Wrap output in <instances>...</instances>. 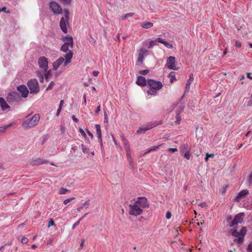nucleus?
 Wrapping results in <instances>:
<instances>
[{"mask_svg": "<svg viewBox=\"0 0 252 252\" xmlns=\"http://www.w3.org/2000/svg\"><path fill=\"white\" fill-rule=\"evenodd\" d=\"M247 250L248 252H252V242L249 244Z\"/></svg>", "mask_w": 252, "mask_h": 252, "instance_id": "obj_46", "label": "nucleus"}, {"mask_svg": "<svg viewBox=\"0 0 252 252\" xmlns=\"http://www.w3.org/2000/svg\"><path fill=\"white\" fill-rule=\"evenodd\" d=\"M61 110H62V108L61 107H59L57 111V112H56V116H59Z\"/></svg>", "mask_w": 252, "mask_h": 252, "instance_id": "obj_61", "label": "nucleus"}, {"mask_svg": "<svg viewBox=\"0 0 252 252\" xmlns=\"http://www.w3.org/2000/svg\"><path fill=\"white\" fill-rule=\"evenodd\" d=\"M74 199V197H73L66 199L63 201V204L65 205L67 204L68 203L70 202L71 201H72Z\"/></svg>", "mask_w": 252, "mask_h": 252, "instance_id": "obj_41", "label": "nucleus"}, {"mask_svg": "<svg viewBox=\"0 0 252 252\" xmlns=\"http://www.w3.org/2000/svg\"><path fill=\"white\" fill-rule=\"evenodd\" d=\"M49 161L47 160L43 159L42 158H37L35 160H33L32 161V164L33 165H42L44 164H47L48 163Z\"/></svg>", "mask_w": 252, "mask_h": 252, "instance_id": "obj_19", "label": "nucleus"}, {"mask_svg": "<svg viewBox=\"0 0 252 252\" xmlns=\"http://www.w3.org/2000/svg\"><path fill=\"white\" fill-rule=\"evenodd\" d=\"M95 127L96 129V133L97 136V137L99 139V141L101 144H102V140L101 138V127L98 124L95 125Z\"/></svg>", "mask_w": 252, "mask_h": 252, "instance_id": "obj_20", "label": "nucleus"}, {"mask_svg": "<svg viewBox=\"0 0 252 252\" xmlns=\"http://www.w3.org/2000/svg\"><path fill=\"white\" fill-rule=\"evenodd\" d=\"M40 118L39 114H35L31 119L24 121L22 123V126L26 128H29L34 126L38 124Z\"/></svg>", "mask_w": 252, "mask_h": 252, "instance_id": "obj_4", "label": "nucleus"}, {"mask_svg": "<svg viewBox=\"0 0 252 252\" xmlns=\"http://www.w3.org/2000/svg\"><path fill=\"white\" fill-rule=\"evenodd\" d=\"M86 131L88 134L91 137V138L93 139L94 138V135L93 133L91 132H90L88 129H86Z\"/></svg>", "mask_w": 252, "mask_h": 252, "instance_id": "obj_57", "label": "nucleus"}, {"mask_svg": "<svg viewBox=\"0 0 252 252\" xmlns=\"http://www.w3.org/2000/svg\"><path fill=\"white\" fill-rule=\"evenodd\" d=\"M100 111V106L99 105L96 108L95 113H98Z\"/></svg>", "mask_w": 252, "mask_h": 252, "instance_id": "obj_64", "label": "nucleus"}, {"mask_svg": "<svg viewBox=\"0 0 252 252\" xmlns=\"http://www.w3.org/2000/svg\"><path fill=\"white\" fill-rule=\"evenodd\" d=\"M129 207L130 209L129 214L130 215L136 217L142 214L143 209L140 208L135 202L133 204H129Z\"/></svg>", "mask_w": 252, "mask_h": 252, "instance_id": "obj_8", "label": "nucleus"}, {"mask_svg": "<svg viewBox=\"0 0 252 252\" xmlns=\"http://www.w3.org/2000/svg\"><path fill=\"white\" fill-rule=\"evenodd\" d=\"M180 152H186L189 150L188 144L187 143H182L179 147Z\"/></svg>", "mask_w": 252, "mask_h": 252, "instance_id": "obj_24", "label": "nucleus"}, {"mask_svg": "<svg viewBox=\"0 0 252 252\" xmlns=\"http://www.w3.org/2000/svg\"><path fill=\"white\" fill-rule=\"evenodd\" d=\"M50 7L54 13L61 14L62 12V8L60 5L55 1L50 2Z\"/></svg>", "mask_w": 252, "mask_h": 252, "instance_id": "obj_13", "label": "nucleus"}, {"mask_svg": "<svg viewBox=\"0 0 252 252\" xmlns=\"http://www.w3.org/2000/svg\"><path fill=\"white\" fill-rule=\"evenodd\" d=\"M184 157L188 160L190 159V150L185 152V154H184Z\"/></svg>", "mask_w": 252, "mask_h": 252, "instance_id": "obj_37", "label": "nucleus"}, {"mask_svg": "<svg viewBox=\"0 0 252 252\" xmlns=\"http://www.w3.org/2000/svg\"><path fill=\"white\" fill-rule=\"evenodd\" d=\"M89 201H87L85 203H83L80 206L77 208V210L78 211H81L84 207L88 208V205H89Z\"/></svg>", "mask_w": 252, "mask_h": 252, "instance_id": "obj_28", "label": "nucleus"}, {"mask_svg": "<svg viewBox=\"0 0 252 252\" xmlns=\"http://www.w3.org/2000/svg\"><path fill=\"white\" fill-rule=\"evenodd\" d=\"M141 209L148 208L149 207V203L147 199L145 197H138L136 201L135 202Z\"/></svg>", "mask_w": 252, "mask_h": 252, "instance_id": "obj_12", "label": "nucleus"}, {"mask_svg": "<svg viewBox=\"0 0 252 252\" xmlns=\"http://www.w3.org/2000/svg\"><path fill=\"white\" fill-rule=\"evenodd\" d=\"M64 4H69L71 2V0H61Z\"/></svg>", "mask_w": 252, "mask_h": 252, "instance_id": "obj_60", "label": "nucleus"}, {"mask_svg": "<svg viewBox=\"0 0 252 252\" xmlns=\"http://www.w3.org/2000/svg\"><path fill=\"white\" fill-rule=\"evenodd\" d=\"M244 213H240L236 215L234 219L231 216H228L226 219V221L229 227H235L239 223H241L244 219ZM247 231L246 226H242L238 231L235 227L230 228L228 231V235H231L235 237L234 242L238 245H242L244 242V238Z\"/></svg>", "mask_w": 252, "mask_h": 252, "instance_id": "obj_1", "label": "nucleus"}, {"mask_svg": "<svg viewBox=\"0 0 252 252\" xmlns=\"http://www.w3.org/2000/svg\"><path fill=\"white\" fill-rule=\"evenodd\" d=\"M72 119L74 123H78L79 122V120L76 118L74 115L72 116Z\"/></svg>", "mask_w": 252, "mask_h": 252, "instance_id": "obj_55", "label": "nucleus"}, {"mask_svg": "<svg viewBox=\"0 0 252 252\" xmlns=\"http://www.w3.org/2000/svg\"><path fill=\"white\" fill-rule=\"evenodd\" d=\"M21 242L22 244H27L28 242V239L25 237L22 238Z\"/></svg>", "mask_w": 252, "mask_h": 252, "instance_id": "obj_44", "label": "nucleus"}, {"mask_svg": "<svg viewBox=\"0 0 252 252\" xmlns=\"http://www.w3.org/2000/svg\"><path fill=\"white\" fill-rule=\"evenodd\" d=\"M235 46L238 48H240L241 46V43L240 41H236L235 42Z\"/></svg>", "mask_w": 252, "mask_h": 252, "instance_id": "obj_58", "label": "nucleus"}, {"mask_svg": "<svg viewBox=\"0 0 252 252\" xmlns=\"http://www.w3.org/2000/svg\"><path fill=\"white\" fill-rule=\"evenodd\" d=\"M194 78H193V75L192 73H191L189 75V78L188 79L186 85V91L189 92V90L190 89V84L192 83L193 81Z\"/></svg>", "mask_w": 252, "mask_h": 252, "instance_id": "obj_21", "label": "nucleus"}, {"mask_svg": "<svg viewBox=\"0 0 252 252\" xmlns=\"http://www.w3.org/2000/svg\"><path fill=\"white\" fill-rule=\"evenodd\" d=\"M149 72V70L148 69L143 70L140 71V73L142 75H145Z\"/></svg>", "mask_w": 252, "mask_h": 252, "instance_id": "obj_48", "label": "nucleus"}, {"mask_svg": "<svg viewBox=\"0 0 252 252\" xmlns=\"http://www.w3.org/2000/svg\"><path fill=\"white\" fill-rule=\"evenodd\" d=\"M17 90L21 93L22 97H27L28 96L29 91L25 85H21L18 86Z\"/></svg>", "mask_w": 252, "mask_h": 252, "instance_id": "obj_14", "label": "nucleus"}, {"mask_svg": "<svg viewBox=\"0 0 252 252\" xmlns=\"http://www.w3.org/2000/svg\"><path fill=\"white\" fill-rule=\"evenodd\" d=\"M55 85V83L53 82V81H51L50 84H49L48 86L47 87V88H46V90H50V89H51L54 85Z\"/></svg>", "mask_w": 252, "mask_h": 252, "instance_id": "obj_43", "label": "nucleus"}, {"mask_svg": "<svg viewBox=\"0 0 252 252\" xmlns=\"http://www.w3.org/2000/svg\"><path fill=\"white\" fill-rule=\"evenodd\" d=\"M149 51L147 49H141L138 54V61L140 63L143 62L144 56L147 55Z\"/></svg>", "mask_w": 252, "mask_h": 252, "instance_id": "obj_16", "label": "nucleus"}, {"mask_svg": "<svg viewBox=\"0 0 252 252\" xmlns=\"http://www.w3.org/2000/svg\"><path fill=\"white\" fill-rule=\"evenodd\" d=\"M184 108V106H180L179 108L178 112L177 113V114H179V115H180V114L183 111Z\"/></svg>", "mask_w": 252, "mask_h": 252, "instance_id": "obj_56", "label": "nucleus"}, {"mask_svg": "<svg viewBox=\"0 0 252 252\" xmlns=\"http://www.w3.org/2000/svg\"><path fill=\"white\" fill-rule=\"evenodd\" d=\"M248 182H249V185H251L252 184V171L249 175V177L248 179Z\"/></svg>", "mask_w": 252, "mask_h": 252, "instance_id": "obj_52", "label": "nucleus"}, {"mask_svg": "<svg viewBox=\"0 0 252 252\" xmlns=\"http://www.w3.org/2000/svg\"><path fill=\"white\" fill-rule=\"evenodd\" d=\"M163 44L168 48L169 49H171L173 48V45L172 44L166 41L165 40L164 41V43H163Z\"/></svg>", "mask_w": 252, "mask_h": 252, "instance_id": "obj_39", "label": "nucleus"}, {"mask_svg": "<svg viewBox=\"0 0 252 252\" xmlns=\"http://www.w3.org/2000/svg\"><path fill=\"white\" fill-rule=\"evenodd\" d=\"M36 75L38 77L40 82L43 83L44 81V75L40 71H36Z\"/></svg>", "mask_w": 252, "mask_h": 252, "instance_id": "obj_29", "label": "nucleus"}, {"mask_svg": "<svg viewBox=\"0 0 252 252\" xmlns=\"http://www.w3.org/2000/svg\"><path fill=\"white\" fill-rule=\"evenodd\" d=\"M159 124L157 121L151 122L145 125L140 126L136 131L137 134H142L145 133L147 131L152 129V128L158 126Z\"/></svg>", "mask_w": 252, "mask_h": 252, "instance_id": "obj_5", "label": "nucleus"}, {"mask_svg": "<svg viewBox=\"0 0 252 252\" xmlns=\"http://www.w3.org/2000/svg\"><path fill=\"white\" fill-rule=\"evenodd\" d=\"M140 25L143 28H144L145 29H148L153 26V23L150 22H143L140 23Z\"/></svg>", "mask_w": 252, "mask_h": 252, "instance_id": "obj_23", "label": "nucleus"}, {"mask_svg": "<svg viewBox=\"0 0 252 252\" xmlns=\"http://www.w3.org/2000/svg\"><path fill=\"white\" fill-rule=\"evenodd\" d=\"M45 74L44 75L45 78V79L46 80H47L49 79V78L50 77V75H51L50 72V71H49L48 70L47 72H45Z\"/></svg>", "mask_w": 252, "mask_h": 252, "instance_id": "obj_47", "label": "nucleus"}, {"mask_svg": "<svg viewBox=\"0 0 252 252\" xmlns=\"http://www.w3.org/2000/svg\"><path fill=\"white\" fill-rule=\"evenodd\" d=\"M175 74H176V73L175 72H173V71L170 72L168 74V78H170V81L171 83H173L176 80V77H175Z\"/></svg>", "mask_w": 252, "mask_h": 252, "instance_id": "obj_26", "label": "nucleus"}, {"mask_svg": "<svg viewBox=\"0 0 252 252\" xmlns=\"http://www.w3.org/2000/svg\"><path fill=\"white\" fill-rule=\"evenodd\" d=\"M99 74V72L97 71H93V75L94 77H96Z\"/></svg>", "mask_w": 252, "mask_h": 252, "instance_id": "obj_59", "label": "nucleus"}, {"mask_svg": "<svg viewBox=\"0 0 252 252\" xmlns=\"http://www.w3.org/2000/svg\"><path fill=\"white\" fill-rule=\"evenodd\" d=\"M89 42L93 44L94 46H95L96 45V40L93 37H91L89 39Z\"/></svg>", "mask_w": 252, "mask_h": 252, "instance_id": "obj_40", "label": "nucleus"}, {"mask_svg": "<svg viewBox=\"0 0 252 252\" xmlns=\"http://www.w3.org/2000/svg\"><path fill=\"white\" fill-rule=\"evenodd\" d=\"M156 40L157 43L158 42V43H162V44H163V43L165 41L164 39H163L159 37L157 38V39H156Z\"/></svg>", "mask_w": 252, "mask_h": 252, "instance_id": "obj_51", "label": "nucleus"}, {"mask_svg": "<svg viewBox=\"0 0 252 252\" xmlns=\"http://www.w3.org/2000/svg\"><path fill=\"white\" fill-rule=\"evenodd\" d=\"M15 124L14 123H11L8 125L3 126L0 127V132H4L6 129L10 126H13Z\"/></svg>", "mask_w": 252, "mask_h": 252, "instance_id": "obj_25", "label": "nucleus"}, {"mask_svg": "<svg viewBox=\"0 0 252 252\" xmlns=\"http://www.w3.org/2000/svg\"><path fill=\"white\" fill-rule=\"evenodd\" d=\"M125 151H126V157H127V160H128L132 159V157H131L130 147H127L126 148Z\"/></svg>", "mask_w": 252, "mask_h": 252, "instance_id": "obj_27", "label": "nucleus"}, {"mask_svg": "<svg viewBox=\"0 0 252 252\" xmlns=\"http://www.w3.org/2000/svg\"><path fill=\"white\" fill-rule=\"evenodd\" d=\"M146 78L142 76H139L137 78V80L136 81V84L140 86H144L146 85Z\"/></svg>", "mask_w": 252, "mask_h": 252, "instance_id": "obj_18", "label": "nucleus"}, {"mask_svg": "<svg viewBox=\"0 0 252 252\" xmlns=\"http://www.w3.org/2000/svg\"><path fill=\"white\" fill-rule=\"evenodd\" d=\"M63 40L64 43L62 45L61 50L63 52L66 53L64 55L65 61L64 63V66H65L71 62V59L72 58L73 54L71 49L73 47L74 44L73 38L71 36L68 35L65 36Z\"/></svg>", "mask_w": 252, "mask_h": 252, "instance_id": "obj_2", "label": "nucleus"}, {"mask_svg": "<svg viewBox=\"0 0 252 252\" xmlns=\"http://www.w3.org/2000/svg\"><path fill=\"white\" fill-rule=\"evenodd\" d=\"M177 151H178V149L175 148H171L168 149V151L171 153H174L175 152H177Z\"/></svg>", "mask_w": 252, "mask_h": 252, "instance_id": "obj_50", "label": "nucleus"}, {"mask_svg": "<svg viewBox=\"0 0 252 252\" xmlns=\"http://www.w3.org/2000/svg\"><path fill=\"white\" fill-rule=\"evenodd\" d=\"M38 63L40 68L43 70L44 72H46L48 69V61L47 58L42 56L40 57L38 60Z\"/></svg>", "mask_w": 252, "mask_h": 252, "instance_id": "obj_9", "label": "nucleus"}, {"mask_svg": "<svg viewBox=\"0 0 252 252\" xmlns=\"http://www.w3.org/2000/svg\"><path fill=\"white\" fill-rule=\"evenodd\" d=\"M128 162L129 163L130 166H131L132 167H133V166H134V163L133 162L132 159H131V160H128Z\"/></svg>", "mask_w": 252, "mask_h": 252, "instance_id": "obj_63", "label": "nucleus"}, {"mask_svg": "<svg viewBox=\"0 0 252 252\" xmlns=\"http://www.w3.org/2000/svg\"><path fill=\"white\" fill-rule=\"evenodd\" d=\"M79 132L81 133V134L82 135V136L85 139H87V135L85 133V132L84 131V130L81 128H80L79 129Z\"/></svg>", "mask_w": 252, "mask_h": 252, "instance_id": "obj_38", "label": "nucleus"}, {"mask_svg": "<svg viewBox=\"0 0 252 252\" xmlns=\"http://www.w3.org/2000/svg\"><path fill=\"white\" fill-rule=\"evenodd\" d=\"M84 242H85V240L84 239H82V242L81 243V244L80 245L79 249H82L83 248Z\"/></svg>", "mask_w": 252, "mask_h": 252, "instance_id": "obj_62", "label": "nucleus"}, {"mask_svg": "<svg viewBox=\"0 0 252 252\" xmlns=\"http://www.w3.org/2000/svg\"><path fill=\"white\" fill-rule=\"evenodd\" d=\"M157 45V41L155 39V40H151L150 41L148 46H147L148 48H151L154 46L155 45Z\"/></svg>", "mask_w": 252, "mask_h": 252, "instance_id": "obj_34", "label": "nucleus"}, {"mask_svg": "<svg viewBox=\"0 0 252 252\" xmlns=\"http://www.w3.org/2000/svg\"><path fill=\"white\" fill-rule=\"evenodd\" d=\"M81 146L82 147V151L84 153V154H89L90 153V150H89V148H88V147H87L86 146H85L84 145H83V144H82L81 145Z\"/></svg>", "mask_w": 252, "mask_h": 252, "instance_id": "obj_33", "label": "nucleus"}, {"mask_svg": "<svg viewBox=\"0 0 252 252\" xmlns=\"http://www.w3.org/2000/svg\"><path fill=\"white\" fill-rule=\"evenodd\" d=\"M171 213L169 211L167 212L166 213V218L167 219H170L171 218Z\"/></svg>", "mask_w": 252, "mask_h": 252, "instance_id": "obj_54", "label": "nucleus"}, {"mask_svg": "<svg viewBox=\"0 0 252 252\" xmlns=\"http://www.w3.org/2000/svg\"><path fill=\"white\" fill-rule=\"evenodd\" d=\"M181 120V117L179 116V114H177V120L175 123L177 124H180Z\"/></svg>", "mask_w": 252, "mask_h": 252, "instance_id": "obj_49", "label": "nucleus"}, {"mask_svg": "<svg viewBox=\"0 0 252 252\" xmlns=\"http://www.w3.org/2000/svg\"><path fill=\"white\" fill-rule=\"evenodd\" d=\"M69 13L67 10L65 11L64 17H62L60 22V26L62 31L65 33H67L66 25L68 24Z\"/></svg>", "mask_w": 252, "mask_h": 252, "instance_id": "obj_7", "label": "nucleus"}, {"mask_svg": "<svg viewBox=\"0 0 252 252\" xmlns=\"http://www.w3.org/2000/svg\"><path fill=\"white\" fill-rule=\"evenodd\" d=\"M104 123H107L108 122V118L107 114L105 110H104Z\"/></svg>", "mask_w": 252, "mask_h": 252, "instance_id": "obj_45", "label": "nucleus"}, {"mask_svg": "<svg viewBox=\"0 0 252 252\" xmlns=\"http://www.w3.org/2000/svg\"><path fill=\"white\" fill-rule=\"evenodd\" d=\"M176 59L174 57L170 56L167 59L166 67L169 69L176 70L178 68L175 65Z\"/></svg>", "mask_w": 252, "mask_h": 252, "instance_id": "obj_11", "label": "nucleus"}, {"mask_svg": "<svg viewBox=\"0 0 252 252\" xmlns=\"http://www.w3.org/2000/svg\"><path fill=\"white\" fill-rule=\"evenodd\" d=\"M147 85L149 87L150 90L147 91V93L148 94L153 95H156L157 94V91L160 89L163 86L161 82L153 79H148Z\"/></svg>", "mask_w": 252, "mask_h": 252, "instance_id": "obj_3", "label": "nucleus"}, {"mask_svg": "<svg viewBox=\"0 0 252 252\" xmlns=\"http://www.w3.org/2000/svg\"><path fill=\"white\" fill-rule=\"evenodd\" d=\"M160 145H158V146H153L149 149H148L146 151V152L145 153L144 155L145 154H147L152 151H156L158 149V148L159 147Z\"/></svg>", "mask_w": 252, "mask_h": 252, "instance_id": "obj_32", "label": "nucleus"}, {"mask_svg": "<svg viewBox=\"0 0 252 252\" xmlns=\"http://www.w3.org/2000/svg\"><path fill=\"white\" fill-rule=\"evenodd\" d=\"M68 191H69V190L68 189H65V188H62L60 189L59 190V193L60 194H65Z\"/></svg>", "mask_w": 252, "mask_h": 252, "instance_id": "obj_35", "label": "nucleus"}, {"mask_svg": "<svg viewBox=\"0 0 252 252\" xmlns=\"http://www.w3.org/2000/svg\"><path fill=\"white\" fill-rule=\"evenodd\" d=\"M65 61V58L63 57H60L55 62L53 63V70H56L62 64L64 63Z\"/></svg>", "mask_w": 252, "mask_h": 252, "instance_id": "obj_15", "label": "nucleus"}, {"mask_svg": "<svg viewBox=\"0 0 252 252\" xmlns=\"http://www.w3.org/2000/svg\"><path fill=\"white\" fill-rule=\"evenodd\" d=\"M121 137V138H122V140L123 144V145H124L125 149H126L127 147H130V146H129V143H128V140H127L125 138V137L123 135H122Z\"/></svg>", "mask_w": 252, "mask_h": 252, "instance_id": "obj_31", "label": "nucleus"}, {"mask_svg": "<svg viewBox=\"0 0 252 252\" xmlns=\"http://www.w3.org/2000/svg\"><path fill=\"white\" fill-rule=\"evenodd\" d=\"M27 85L31 94H36L39 92V86L36 79H32L30 80Z\"/></svg>", "mask_w": 252, "mask_h": 252, "instance_id": "obj_6", "label": "nucleus"}, {"mask_svg": "<svg viewBox=\"0 0 252 252\" xmlns=\"http://www.w3.org/2000/svg\"><path fill=\"white\" fill-rule=\"evenodd\" d=\"M0 106L2 110H5L6 109L9 108L6 102L2 97H0Z\"/></svg>", "mask_w": 252, "mask_h": 252, "instance_id": "obj_22", "label": "nucleus"}, {"mask_svg": "<svg viewBox=\"0 0 252 252\" xmlns=\"http://www.w3.org/2000/svg\"><path fill=\"white\" fill-rule=\"evenodd\" d=\"M20 98V95L18 92H12L8 93L7 96V100L9 103H14L17 102Z\"/></svg>", "mask_w": 252, "mask_h": 252, "instance_id": "obj_10", "label": "nucleus"}, {"mask_svg": "<svg viewBox=\"0 0 252 252\" xmlns=\"http://www.w3.org/2000/svg\"><path fill=\"white\" fill-rule=\"evenodd\" d=\"M134 15V13H133V12L128 13H126V14L122 15L121 17V19L122 20H126V19L128 18L129 17H132Z\"/></svg>", "mask_w": 252, "mask_h": 252, "instance_id": "obj_30", "label": "nucleus"}, {"mask_svg": "<svg viewBox=\"0 0 252 252\" xmlns=\"http://www.w3.org/2000/svg\"><path fill=\"white\" fill-rule=\"evenodd\" d=\"M54 225H55V223L54 220L52 219H51L48 222V227H50V226Z\"/></svg>", "mask_w": 252, "mask_h": 252, "instance_id": "obj_42", "label": "nucleus"}, {"mask_svg": "<svg viewBox=\"0 0 252 252\" xmlns=\"http://www.w3.org/2000/svg\"><path fill=\"white\" fill-rule=\"evenodd\" d=\"M80 222V221L79 220L75 222L72 225V229H75V228L79 224Z\"/></svg>", "mask_w": 252, "mask_h": 252, "instance_id": "obj_53", "label": "nucleus"}, {"mask_svg": "<svg viewBox=\"0 0 252 252\" xmlns=\"http://www.w3.org/2000/svg\"><path fill=\"white\" fill-rule=\"evenodd\" d=\"M48 138L49 136L48 135H43L42 136V138L41 142V145H43L45 143V142L48 139Z\"/></svg>", "mask_w": 252, "mask_h": 252, "instance_id": "obj_36", "label": "nucleus"}, {"mask_svg": "<svg viewBox=\"0 0 252 252\" xmlns=\"http://www.w3.org/2000/svg\"><path fill=\"white\" fill-rule=\"evenodd\" d=\"M249 193V190L248 189H243L240 191L236 196L235 200L237 201H239L240 199L243 197H245Z\"/></svg>", "mask_w": 252, "mask_h": 252, "instance_id": "obj_17", "label": "nucleus"}]
</instances>
